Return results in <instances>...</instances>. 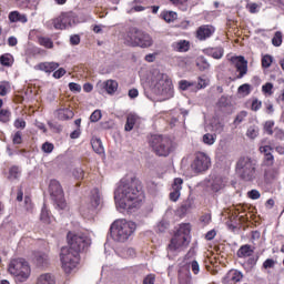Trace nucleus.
<instances>
[{"label":"nucleus","mask_w":284,"mask_h":284,"mask_svg":"<svg viewBox=\"0 0 284 284\" xmlns=\"http://www.w3.org/2000/svg\"><path fill=\"white\" fill-rule=\"evenodd\" d=\"M154 92L160 97H172L174 94V84H172V80L168 74H161L154 85Z\"/></svg>","instance_id":"nucleus-12"},{"label":"nucleus","mask_w":284,"mask_h":284,"mask_svg":"<svg viewBox=\"0 0 284 284\" xmlns=\"http://www.w3.org/2000/svg\"><path fill=\"white\" fill-rule=\"evenodd\" d=\"M136 121H139V115L134 113H129L126 115V123L124 125L125 132H132L134 126L136 125Z\"/></svg>","instance_id":"nucleus-24"},{"label":"nucleus","mask_w":284,"mask_h":284,"mask_svg":"<svg viewBox=\"0 0 284 284\" xmlns=\"http://www.w3.org/2000/svg\"><path fill=\"white\" fill-rule=\"evenodd\" d=\"M273 128H274V122H273V121H267V122L265 123V125H264L265 132H266L267 134H270V135H273V134H274Z\"/></svg>","instance_id":"nucleus-55"},{"label":"nucleus","mask_w":284,"mask_h":284,"mask_svg":"<svg viewBox=\"0 0 284 284\" xmlns=\"http://www.w3.org/2000/svg\"><path fill=\"white\" fill-rule=\"evenodd\" d=\"M8 272L11 276H14L19 283H26L30 278L32 270L30 263L23 257L12 258L8 265Z\"/></svg>","instance_id":"nucleus-7"},{"label":"nucleus","mask_w":284,"mask_h":284,"mask_svg":"<svg viewBox=\"0 0 284 284\" xmlns=\"http://www.w3.org/2000/svg\"><path fill=\"white\" fill-rule=\"evenodd\" d=\"M69 90H70L71 92H80V91H81V87H80V84L77 83V82H70V83H69Z\"/></svg>","instance_id":"nucleus-61"},{"label":"nucleus","mask_w":284,"mask_h":284,"mask_svg":"<svg viewBox=\"0 0 284 284\" xmlns=\"http://www.w3.org/2000/svg\"><path fill=\"white\" fill-rule=\"evenodd\" d=\"M190 207H191V205H190L189 203H184V204H182V205L179 207L178 212H179V214H181L182 216H185V214H187V212H190Z\"/></svg>","instance_id":"nucleus-54"},{"label":"nucleus","mask_w":284,"mask_h":284,"mask_svg":"<svg viewBox=\"0 0 284 284\" xmlns=\"http://www.w3.org/2000/svg\"><path fill=\"white\" fill-rule=\"evenodd\" d=\"M248 199H252L253 201L261 199V192H258L257 190H251L248 192Z\"/></svg>","instance_id":"nucleus-57"},{"label":"nucleus","mask_w":284,"mask_h":284,"mask_svg":"<svg viewBox=\"0 0 284 284\" xmlns=\"http://www.w3.org/2000/svg\"><path fill=\"white\" fill-rule=\"evenodd\" d=\"M278 179V170L276 169H268L264 172V181L266 183H274Z\"/></svg>","instance_id":"nucleus-27"},{"label":"nucleus","mask_w":284,"mask_h":284,"mask_svg":"<svg viewBox=\"0 0 284 284\" xmlns=\"http://www.w3.org/2000/svg\"><path fill=\"white\" fill-rule=\"evenodd\" d=\"M216 32V29L212 24H202L197 28L195 37L199 41H207Z\"/></svg>","instance_id":"nucleus-14"},{"label":"nucleus","mask_w":284,"mask_h":284,"mask_svg":"<svg viewBox=\"0 0 284 284\" xmlns=\"http://www.w3.org/2000/svg\"><path fill=\"white\" fill-rule=\"evenodd\" d=\"M191 270H192L193 274H199V272H201V267L199 266L197 261L191 262Z\"/></svg>","instance_id":"nucleus-63"},{"label":"nucleus","mask_w":284,"mask_h":284,"mask_svg":"<svg viewBox=\"0 0 284 284\" xmlns=\"http://www.w3.org/2000/svg\"><path fill=\"white\" fill-rule=\"evenodd\" d=\"M59 68L57 62H41L36 67V70H41L42 72L51 73Z\"/></svg>","instance_id":"nucleus-21"},{"label":"nucleus","mask_w":284,"mask_h":284,"mask_svg":"<svg viewBox=\"0 0 284 284\" xmlns=\"http://www.w3.org/2000/svg\"><path fill=\"white\" fill-rule=\"evenodd\" d=\"M252 254H254V248L250 244L242 245L236 252L237 258H250Z\"/></svg>","instance_id":"nucleus-20"},{"label":"nucleus","mask_w":284,"mask_h":284,"mask_svg":"<svg viewBox=\"0 0 284 284\" xmlns=\"http://www.w3.org/2000/svg\"><path fill=\"white\" fill-rule=\"evenodd\" d=\"M12 112L9 109H0V123H10Z\"/></svg>","instance_id":"nucleus-32"},{"label":"nucleus","mask_w":284,"mask_h":284,"mask_svg":"<svg viewBox=\"0 0 284 284\" xmlns=\"http://www.w3.org/2000/svg\"><path fill=\"white\" fill-rule=\"evenodd\" d=\"M77 24V13L73 11L62 12L58 18L52 20L54 30H65Z\"/></svg>","instance_id":"nucleus-11"},{"label":"nucleus","mask_w":284,"mask_h":284,"mask_svg":"<svg viewBox=\"0 0 284 284\" xmlns=\"http://www.w3.org/2000/svg\"><path fill=\"white\" fill-rule=\"evenodd\" d=\"M258 263V255H256V256H250L248 258H247V261H246V265L248 266V267H256V264Z\"/></svg>","instance_id":"nucleus-52"},{"label":"nucleus","mask_w":284,"mask_h":284,"mask_svg":"<svg viewBox=\"0 0 284 284\" xmlns=\"http://www.w3.org/2000/svg\"><path fill=\"white\" fill-rule=\"evenodd\" d=\"M192 224L181 223L178 229H175L173 236L168 245L169 252H183L190 247L192 242Z\"/></svg>","instance_id":"nucleus-3"},{"label":"nucleus","mask_w":284,"mask_h":284,"mask_svg":"<svg viewBox=\"0 0 284 284\" xmlns=\"http://www.w3.org/2000/svg\"><path fill=\"white\" fill-rule=\"evenodd\" d=\"M196 65L201 72H205V70H210V62H207V59L205 57L200 55L196 59Z\"/></svg>","instance_id":"nucleus-31"},{"label":"nucleus","mask_w":284,"mask_h":284,"mask_svg":"<svg viewBox=\"0 0 284 284\" xmlns=\"http://www.w3.org/2000/svg\"><path fill=\"white\" fill-rule=\"evenodd\" d=\"M179 85H180V90H184L185 91V90L192 88V85H195V83L194 82H190L187 80H182V81H180Z\"/></svg>","instance_id":"nucleus-53"},{"label":"nucleus","mask_w":284,"mask_h":284,"mask_svg":"<svg viewBox=\"0 0 284 284\" xmlns=\"http://www.w3.org/2000/svg\"><path fill=\"white\" fill-rule=\"evenodd\" d=\"M207 88V80L203 78H199L197 84H196V90H203Z\"/></svg>","instance_id":"nucleus-56"},{"label":"nucleus","mask_w":284,"mask_h":284,"mask_svg":"<svg viewBox=\"0 0 284 284\" xmlns=\"http://www.w3.org/2000/svg\"><path fill=\"white\" fill-rule=\"evenodd\" d=\"M61 77H65V69H63V68H60L53 72L54 79H61Z\"/></svg>","instance_id":"nucleus-62"},{"label":"nucleus","mask_w":284,"mask_h":284,"mask_svg":"<svg viewBox=\"0 0 284 284\" xmlns=\"http://www.w3.org/2000/svg\"><path fill=\"white\" fill-rule=\"evenodd\" d=\"M12 143L13 145H21V143H23V133L21 131H17L12 135Z\"/></svg>","instance_id":"nucleus-43"},{"label":"nucleus","mask_w":284,"mask_h":284,"mask_svg":"<svg viewBox=\"0 0 284 284\" xmlns=\"http://www.w3.org/2000/svg\"><path fill=\"white\" fill-rule=\"evenodd\" d=\"M10 83L8 81L0 82V97H8L10 94Z\"/></svg>","instance_id":"nucleus-35"},{"label":"nucleus","mask_w":284,"mask_h":284,"mask_svg":"<svg viewBox=\"0 0 284 284\" xmlns=\"http://www.w3.org/2000/svg\"><path fill=\"white\" fill-rule=\"evenodd\" d=\"M16 130H26V120L23 118H18L13 122Z\"/></svg>","instance_id":"nucleus-48"},{"label":"nucleus","mask_w":284,"mask_h":284,"mask_svg":"<svg viewBox=\"0 0 284 284\" xmlns=\"http://www.w3.org/2000/svg\"><path fill=\"white\" fill-rule=\"evenodd\" d=\"M37 284H57V281L50 273H45L38 277Z\"/></svg>","instance_id":"nucleus-30"},{"label":"nucleus","mask_w":284,"mask_h":284,"mask_svg":"<svg viewBox=\"0 0 284 284\" xmlns=\"http://www.w3.org/2000/svg\"><path fill=\"white\" fill-rule=\"evenodd\" d=\"M92 149L97 154H103V143L101 142V139H94L91 141Z\"/></svg>","instance_id":"nucleus-34"},{"label":"nucleus","mask_w":284,"mask_h":284,"mask_svg":"<svg viewBox=\"0 0 284 284\" xmlns=\"http://www.w3.org/2000/svg\"><path fill=\"white\" fill-rule=\"evenodd\" d=\"M203 143H205V145H214V143H216V133L211 134V133H206L203 135Z\"/></svg>","instance_id":"nucleus-38"},{"label":"nucleus","mask_w":284,"mask_h":284,"mask_svg":"<svg viewBox=\"0 0 284 284\" xmlns=\"http://www.w3.org/2000/svg\"><path fill=\"white\" fill-rule=\"evenodd\" d=\"M102 116H103V114L101 113V110H95L90 115V121H91V123H98V121H101Z\"/></svg>","instance_id":"nucleus-47"},{"label":"nucleus","mask_w":284,"mask_h":284,"mask_svg":"<svg viewBox=\"0 0 284 284\" xmlns=\"http://www.w3.org/2000/svg\"><path fill=\"white\" fill-rule=\"evenodd\" d=\"M272 63H274V57L270 54H265L262 57V68L264 70H267V68H271Z\"/></svg>","instance_id":"nucleus-37"},{"label":"nucleus","mask_w":284,"mask_h":284,"mask_svg":"<svg viewBox=\"0 0 284 284\" xmlns=\"http://www.w3.org/2000/svg\"><path fill=\"white\" fill-rule=\"evenodd\" d=\"M0 63L4 68H12V64L14 63V57L10 53H4L0 55Z\"/></svg>","instance_id":"nucleus-29"},{"label":"nucleus","mask_w":284,"mask_h":284,"mask_svg":"<svg viewBox=\"0 0 284 284\" xmlns=\"http://www.w3.org/2000/svg\"><path fill=\"white\" fill-rule=\"evenodd\" d=\"M101 203V195H99V189H93L91 191L90 204L88 210H97Z\"/></svg>","instance_id":"nucleus-19"},{"label":"nucleus","mask_w":284,"mask_h":284,"mask_svg":"<svg viewBox=\"0 0 284 284\" xmlns=\"http://www.w3.org/2000/svg\"><path fill=\"white\" fill-rule=\"evenodd\" d=\"M160 19L165 21V23H174L179 19V13L175 11L164 10L160 14Z\"/></svg>","instance_id":"nucleus-22"},{"label":"nucleus","mask_w":284,"mask_h":284,"mask_svg":"<svg viewBox=\"0 0 284 284\" xmlns=\"http://www.w3.org/2000/svg\"><path fill=\"white\" fill-rule=\"evenodd\" d=\"M225 130V124L222 122H216L212 125V131L215 132V134H223Z\"/></svg>","instance_id":"nucleus-46"},{"label":"nucleus","mask_w":284,"mask_h":284,"mask_svg":"<svg viewBox=\"0 0 284 284\" xmlns=\"http://www.w3.org/2000/svg\"><path fill=\"white\" fill-rule=\"evenodd\" d=\"M258 164L250 156H241L235 164V172L244 183H252L256 181Z\"/></svg>","instance_id":"nucleus-5"},{"label":"nucleus","mask_w":284,"mask_h":284,"mask_svg":"<svg viewBox=\"0 0 284 284\" xmlns=\"http://www.w3.org/2000/svg\"><path fill=\"white\" fill-rule=\"evenodd\" d=\"M231 62L235 65L236 72H239L235 79H243L247 74V60H245V57H232Z\"/></svg>","instance_id":"nucleus-13"},{"label":"nucleus","mask_w":284,"mask_h":284,"mask_svg":"<svg viewBox=\"0 0 284 284\" xmlns=\"http://www.w3.org/2000/svg\"><path fill=\"white\" fill-rule=\"evenodd\" d=\"M272 44L275 48H281L283 45V33L281 31H276L273 39H272Z\"/></svg>","instance_id":"nucleus-36"},{"label":"nucleus","mask_w":284,"mask_h":284,"mask_svg":"<svg viewBox=\"0 0 284 284\" xmlns=\"http://www.w3.org/2000/svg\"><path fill=\"white\" fill-rule=\"evenodd\" d=\"M172 48L175 52H190V41L179 40L172 43Z\"/></svg>","instance_id":"nucleus-23"},{"label":"nucleus","mask_w":284,"mask_h":284,"mask_svg":"<svg viewBox=\"0 0 284 284\" xmlns=\"http://www.w3.org/2000/svg\"><path fill=\"white\" fill-rule=\"evenodd\" d=\"M172 190L175 192H181L183 190V179L175 178L172 184Z\"/></svg>","instance_id":"nucleus-42"},{"label":"nucleus","mask_w":284,"mask_h":284,"mask_svg":"<svg viewBox=\"0 0 284 284\" xmlns=\"http://www.w3.org/2000/svg\"><path fill=\"white\" fill-rule=\"evenodd\" d=\"M104 89L108 94H114L119 90V82L116 80H106L104 82Z\"/></svg>","instance_id":"nucleus-28"},{"label":"nucleus","mask_w":284,"mask_h":284,"mask_svg":"<svg viewBox=\"0 0 284 284\" xmlns=\"http://www.w3.org/2000/svg\"><path fill=\"white\" fill-rule=\"evenodd\" d=\"M260 150L264 153V165H266L267 168H272V165H274V154H272V146L265 145L262 146Z\"/></svg>","instance_id":"nucleus-17"},{"label":"nucleus","mask_w":284,"mask_h":284,"mask_svg":"<svg viewBox=\"0 0 284 284\" xmlns=\"http://www.w3.org/2000/svg\"><path fill=\"white\" fill-rule=\"evenodd\" d=\"M40 220L42 221V223L50 224V211H48V207H42Z\"/></svg>","instance_id":"nucleus-41"},{"label":"nucleus","mask_w":284,"mask_h":284,"mask_svg":"<svg viewBox=\"0 0 284 284\" xmlns=\"http://www.w3.org/2000/svg\"><path fill=\"white\" fill-rule=\"evenodd\" d=\"M276 267V261L273 258H266L262 264V270H274Z\"/></svg>","instance_id":"nucleus-44"},{"label":"nucleus","mask_w":284,"mask_h":284,"mask_svg":"<svg viewBox=\"0 0 284 284\" xmlns=\"http://www.w3.org/2000/svg\"><path fill=\"white\" fill-rule=\"evenodd\" d=\"M118 192V205L121 210H126V212L138 210V207L142 205L143 201H145L143 183H141V180L138 178H132L131 180L123 182Z\"/></svg>","instance_id":"nucleus-2"},{"label":"nucleus","mask_w":284,"mask_h":284,"mask_svg":"<svg viewBox=\"0 0 284 284\" xmlns=\"http://www.w3.org/2000/svg\"><path fill=\"white\" fill-rule=\"evenodd\" d=\"M48 261H50L48 254L42 252L34 253V263L38 267H43V265H48Z\"/></svg>","instance_id":"nucleus-26"},{"label":"nucleus","mask_w":284,"mask_h":284,"mask_svg":"<svg viewBox=\"0 0 284 284\" xmlns=\"http://www.w3.org/2000/svg\"><path fill=\"white\" fill-rule=\"evenodd\" d=\"M49 193L52 201L55 203L57 210H68V202H65V193L61 183L57 180H51L49 184Z\"/></svg>","instance_id":"nucleus-9"},{"label":"nucleus","mask_w":284,"mask_h":284,"mask_svg":"<svg viewBox=\"0 0 284 284\" xmlns=\"http://www.w3.org/2000/svg\"><path fill=\"white\" fill-rule=\"evenodd\" d=\"M191 168L196 174H203V172H207L212 168V159L207 153L197 151L194 154Z\"/></svg>","instance_id":"nucleus-10"},{"label":"nucleus","mask_w":284,"mask_h":284,"mask_svg":"<svg viewBox=\"0 0 284 284\" xmlns=\"http://www.w3.org/2000/svg\"><path fill=\"white\" fill-rule=\"evenodd\" d=\"M111 236L118 243H125L136 231V223L128 220H116L112 223Z\"/></svg>","instance_id":"nucleus-6"},{"label":"nucleus","mask_w":284,"mask_h":284,"mask_svg":"<svg viewBox=\"0 0 284 284\" xmlns=\"http://www.w3.org/2000/svg\"><path fill=\"white\" fill-rule=\"evenodd\" d=\"M246 136H248V139H256L258 136V131L254 128H250L246 132Z\"/></svg>","instance_id":"nucleus-58"},{"label":"nucleus","mask_w":284,"mask_h":284,"mask_svg":"<svg viewBox=\"0 0 284 284\" xmlns=\"http://www.w3.org/2000/svg\"><path fill=\"white\" fill-rule=\"evenodd\" d=\"M149 145L156 156H170L174 152V141L168 135H152Z\"/></svg>","instance_id":"nucleus-8"},{"label":"nucleus","mask_w":284,"mask_h":284,"mask_svg":"<svg viewBox=\"0 0 284 284\" xmlns=\"http://www.w3.org/2000/svg\"><path fill=\"white\" fill-rule=\"evenodd\" d=\"M58 114H59V119L68 121V119H70V116H72V111L70 109H60L58 111Z\"/></svg>","instance_id":"nucleus-40"},{"label":"nucleus","mask_w":284,"mask_h":284,"mask_svg":"<svg viewBox=\"0 0 284 284\" xmlns=\"http://www.w3.org/2000/svg\"><path fill=\"white\" fill-rule=\"evenodd\" d=\"M9 21L11 23H28V16L19 11H11L9 13Z\"/></svg>","instance_id":"nucleus-18"},{"label":"nucleus","mask_w":284,"mask_h":284,"mask_svg":"<svg viewBox=\"0 0 284 284\" xmlns=\"http://www.w3.org/2000/svg\"><path fill=\"white\" fill-rule=\"evenodd\" d=\"M68 246L60 251L61 267L65 274H71L72 270L79 265L81 261V252H88L92 240L85 233L69 232L67 234Z\"/></svg>","instance_id":"nucleus-1"},{"label":"nucleus","mask_w":284,"mask_h":284,"mask_svg":"<svg viewBox=\"0 0 284 284\" xmlns=\"http://www.w3.org/2000/svg\"><path fill=\"white\" fill-rule=\"evenodd\" d=\"M38 43L48 50H52V48H54V42H52V39L48 37L38 38Z\"/></svg>","instance_id":"nucleus-33"},{"label":"nucleus","mask_w":284,"mask_h":284,"mask_svg":"<svg viewBox=\"0 0 284 284\" xmlns=\"http://www.w3.org/2000/svg\"><path fill=\"white\" fill-rule=\"evenodd\" d=\"M237 92L239 94H244L245 97H247L250 92H252V87L247 83L242 84L239 87Z\"/></svg>","instance_id":"nucleus-45"},{"label":"nucleus","mask_w":284,"mask_h":284,"mask_svg":"<svg viewBox=\"0 0 284 284\" xmlns=\"http://www.w3.org/2000/svg\"><path fill=\"white\" fill-rule=\"evenodd\" d=\"M262 92L263 94H265L266 97H272V94H274V84L272 82H266L263 87H262Z\"/></svg>","instance_id":"nucleus-39"},{"label":"nucleus","mask_w":284,"mask_h":284,"mask_svg":"<svg viewBox=\"0 0 284 284\" xmlns=\"http://www.w3.org/2000/svg\"><path fill=\"white\" fill-rule=\"evenodd\" d=\"M211 190L213 192H220V190H223V182L221 180H215L211 184Z\"/></svg>","instance_id":"nucleus-50"},{"label":"nucleus","mask_w":284,"mask_h":284,"mask_svg":"<svg viewBox=\"0 0 284 284\" xmlns=\"http://www.w3.org/2000/svg\"><path fill=\"white\" fill-rule=\"evenodd\" d=\"M155 281L156 276H154V274H149L144 277L143 284H154Z\"/></svg>","instance_id":"nucleus-59"},{"label":"nucleus","mask_w":284,"mask_h":284,"mask_svg":"<svg viewBox=\"0 0 284 284\" xmlns=\"http://www.w3.org/2000/svg\"><path fill=\"white\" fill-rule=\"evenodd\" d=\"M243 272L232 268L230 270L225 276L222 278L223 284H236L243 281Z\"/></svg>","instance_id":"nucleus-15"},{"label":"nucleus","mask_w":284,"mask_h":284,"mask_svg":"<svg viewBox=\"0 0 284 284\" xmlns=\"http://www.w3.org/2000/svg\"><path fill=\"white\" fill-rule=\"evenodd\" d=\"M203 54L206 57H212V59H223V54H225V49L223 47H209L203 49Z\"/></svg>","instance_id":"nucleus-16"},{"label":"nucleus","mask_w":284,"mask_h":284,"mask_svg":"<svg viewBox=\"0 0 284 284\" xmlns=\"http://www.w3.org/2000/svg\"><path fill=\"white\" fill-rule=\"evenodd\" d=\"M32 207H34V204L32 203V197L30 195L24 196V209L27 212H32Z\"/></svg>","instance_id":"nucleus-49"},{"label":"nucleus","mask_w":284,"mask_h":284,"mask_svg":"<svg viewBox=\"0 0 284 284\" xmlns=\"http://www.w3.org/2000/svg\"><path fill=\"white\" fill-rule=\"evenodd\" d=\"M247 116V111H242L239 113L234 120V123H243V120Z\"/></svg>","instance_id":"nucleus-60"},{"label":"nucleus","mask_w":284,"mask_h":284,"mask_svg":"<svg viewBox=\"0 0 284 284\" xmlns=\"http://www.w3.org/2000/svg\"><path fill=\"white\" fill-rule=\"evenodd\" d=\"M70 43L71 45H79V43H81V37H79V34L71 36Z\"/></svg>","instance_id":"nucleus-64"},{"label":"nucleus","mask_w":284,"mask_h":284,"mask_svg":"<svg viewBox=\"0 0 284 284\" xmlns=\"http://www.w3.org/2000/svg\"><path fill=\"white\" fill-rule=\"evenodd\" d=\"M41 149H42V152H45V154H51V152H53L54 150V144L50 142H44Z\"/></svg>","instance_id":"nucleus-51"},{"label":"nucleus","mask_w":284,"mask_h":284,"mask_svg":"<svg viewBox=\"0 0 284 284\" xmlns=\"http://www.w3.org/2000/svg\"><path fill=\"white\" fill-rule=\"evenodd\" d=\"M7 179H8V181H17V180L21 179V166H19V165L10 166Z\"/></svg>","instance_id":"nucleus-25"},{"label":"nucleus","mask_w":284,"mask_h":284,"mask_svg":"<svg viewBox=\"0 0 284 284\" xmlns=\"http://www.w3.org/2000/svg\"><path fill=\"white\" fill-rule=\"evenodd\" d=\"M124 44L129 48H152L154 40L150 33L136 28L131 27L124 34Z\"/></svg>","instance_id":"nucleus-4"}]
</instances>
